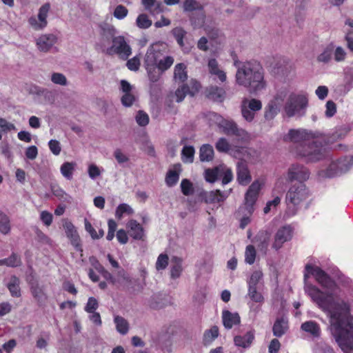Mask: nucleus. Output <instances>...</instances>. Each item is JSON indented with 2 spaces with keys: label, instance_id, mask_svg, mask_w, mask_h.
Segmentation results:
<instances>
[{
  "label": "nucleus",
  "instance_id": "1",
  "mask_svg": "<svg viewBox=\"0 0 353 353\" xmlns=\"http://www.w3.org/2000/svg\"><path fill=\"white\" fill-rule=\"evenodd\" d=\"M305 292L327 314L330 330L344 353H353V315L351 303L338 295L336 282L321 268L307 264L304 273Z\"/></svg>",
  "mask_w": 353,
  "mask_h": 353
},
{
  "label": "nucleus",
  "instance_id": "2",
  "mask_svg": "<svg viewBox=\"0 0 353 353\" xmlns=\"http://www.w3.org/2000/svg\"><path fill=\"white\" fill-rule=\"evenodd\" d=\"M285 139L296 144L295 152L305 158L307 161L316 162L325 156V149L322 143V139L311 132L290 130Z\"/></svg>",
  "mask_w": 353,
  "mask_h": 353
},
{
  "label": "nucleus",
  "instance_id": "3",
  "mask_svg": "<svg viewBox=\"0 0 353 353\" xmlns=\"http://www.w3.org/2000/svg\"><path fill=\"white\" fill-rule=\"evenodd\" d=\"M237 68L236 83L246 88L251 94H255L265 87L263 72L259 65L252 62L234 61Z\"/></svg>",
  "mask_w": 353,
  "mask_h": 353
},
{
  "label": "nucleus",
  "instance_id": "4",
  "mask_svg": "<svg viewBox=\"0 0 353 353\" xmlns=\"http://www.w3.org/2000/svg\"><path fill=\"white\" fill-rule=\"evenodd\" d=\"M174 61L173 57L163 56L159 44L151 45L148 48L143 60L150 81L157 82L162 74L172 65Z\"/></svg>",
  "mask_w": 353,
  "mask_h": 353
},
{
  "label": "nucleus",
  "instance_id": "5",
  "mask_svg": "<svg viewBox=\"0 0 353 353\" xmlns=\"http://www.w3.org/2000/svg\"><path fill=\"white\" fill-rule=\"evenodd\" d=\"M308 197L309 191L303 183L292 185L286 194L287 214L295 215Z\"/></svg>",
  "mask_w": 353,
  "mask_h": 353
},
{
  "label": "nucleus",
  "instance_id": "6",
  "mask_svg": "<svg viewBox=\"0 0 353 353\" xmlns=\"http://www.w3.org/2000/svg\"><path fill=\"white\" fill-rule=\"evenodd\" d=\"M308 106V94L303 91L289 94L283 110L288 117H302L305 114Z\"/></svg>",
  "mask_w": 353,
  "mask_h": 353
},
{
  "label": "nucleus",
  "instance_id": "7",
  "mask_svg": "<svg viewBox=\"0 0 353 353\" xmlns=\"http://www.w3.org/2000/svg\"><path fill=\"white\" fill-rule=\"evenodd\" d=\"M353 165V156H346L337 159H332L327 168L321 171L323 176L334 177L348 171Z\"/></svg>",
  "mask_w": 353,
  "mask_h": 353
},
{
  "label": "nucleus",
  "instance_id": "8",
  "mask_svg": "<svg viewBox=\"0 0 353 353\" xmlns=\"http://www.w3.org/2000/svg\"><path fill=\"white\" fill-rule=\"evenodd\" d=\"M108 55L117 54L123 59H127L132 54V49L123 36L113 37L112 46L104 50Z\"/></svg>",
  "mask_w": 353,
  "mask_h": 353
},
{
  "label": "nucleus",
  "instance_id": "9",
  "mask_svg": "<svg viewBox=\"0 0 353 353\" xmlns=\"http://www.w3.org/2000/svg\"><path fill=\"white\" fill-rule=\"evenodd\" d=\"M50 9V3H46L39 9L37 17L32 16L28 19V23L33 30H42L47 26V18Z\"/></svg>",
  "mask_w": 353,
  "mask_h": 353
},
{
  "label": "nucleus",
  "instance_id": "10",
  "mask_svg": "<svg viewBox=\"0 0 353 353\" xmlns=\"http://www.w3.org/2000/svg\"><path fill=\"white\" fill-rule=\"evenodd\" d=\"M219 128L225 134L235 136L242 141H248L250 138V134L244 129L239 128L232 120L224 119Z\"/></svg>",
  "mask_w": 353,
  "mask_h": 353
},
{
  "label": "nucleus",
  "instance_id": "11",
  "mask_svg": "<svg viewBox=\"0 0 353 353\" xmlns=\"http://www.w3.org/2000/svg\"><path fill=\"white\" fill-rule=\"evenodd\" d=\"M215 148L219 152L228 153L239 159L245 157L244 152L246 151V148L243 147H232L225 138L219 139L215 144Z\"/></svg>",
  "mask_w": 353,
  "mask_h": 353
},
{
  "label": "nucleus",
  "instance_id": "12",
  "mask_svg": "<svg viewBox=\"0 0 353 353\" xmlns=\"http://www.w3.org/2000/svg\"><path fill=\"white\" fill-rule=\"evenodd\" d=\"M293 236V229L290 225L281 227L274 234V241L272 248L278 251L285 242L291 240Z\"/></svg>",
  "mask_w": 353,
  "mask_h": 353
},
{
  "label": "nucleus",
  "instance_id": "13",
  "mask_svg": "<svg viewBox=\"0 0 353 353\" xmlns=\"http://www.w3.org/2000/svg\"><path fill=\"white\" fill-rule=\"evenodd\" d=\"M309 176L308 170L301 165L293 164L288 171V180L289 181H298L299 183H303L307 180Z\"/></svg>",
  "mask_w": 353,
  "mask_h": 353
},
{
  "label": "nucleus",
  "instance_id": "14",
  "mask_svg": "<svg viewBox=\"0 0 353 353\" xmlns=\"http://www.w3.org/2000/svg\"><path fill=\"white\" fill-rule=\"evenodd\" d=\"M58 38L54 34H43L36 39V46L39 50L43 52H49L57 43Z\"/></svg>",
  "mask_w": 353,
  "mask_h": 353
},
{
  "label": "nucleus",
  "instance_id": "15",
  "mask_svg": "<svg viewBox=\"0 0 353 353\" xmlns=\"http://www.w3.org/2000/svg\"><path fill=\"white\" fill-rule=\"evenodd\" d=\"M283 99L281 95H276L272 99L265 109L264 117L267 120L273 119L280 112Z\"/></svg>",
  "mask_w": 353,
  "mask_h": 353
},
{
  "label": "nucleus",
  "instance_id": "16",
  "mask_svg": "<svg viewBox=\"0 0 353 353\" xmlns=\"http://www.w3.org/2000/svg\"><path fill=\"white\" fill-rule=\"evenodd\" d=\"M231 189L229 191L221 192L219 190L209 192H204L201 194L203 200L206 203H215L225 201L229 196Z\"/></svg>",
  "mask_w": 353,
  "mask_h": 353
},
{
  "label": "nucleus",
  "instance_id": "17",
  "mask_svg": "<svg viewBox=\"0 0 353 353\" xmlns=\"http://www.w3.org/2000/svg\"><path fill=\"white\" fill-rule=\"evenodd\" d=\"M63 228L66 236L70 239L72 245L77 251H82L80 238L74 225L70 221H65L63 223Z\"/></svg>",
  "mask_w": 353,
  "mask_h": 353
},
{
  "label": "nucleus",
  "instance_id": "18",
  "mask_svg": "<svg viewBox=\"0 0 353 353\" xmlns=\"http://www.w3.org/2000/svg\"><path fill=\"white\" fill-rule=\"evenodd\" d=\"M260 188V183L257 181H254L249 187L245 194V205L250 212L252 210L253 205L256 200Z\"/></svg>",
  "mask_w": 353,
  "mask_h": 353
},
{
  "label": "nucleus",
  "instance_id": "19",
  "mask_svg": "<svg viewBox=\"0 0 353 353\" xmlns=\"http://www.w3.org/2000/svg\"><path fill=\"white\" fill-rule=\"evenodd\" d=\"M270 236L266 231L259 232L254 239V243L256 245L259 253L266 255L270 246Z\"/></svg>",
  "mask_w": 353,
  "mask_h": 353
},
{
  "label": "nucleus",
  "instance_id": "20",
  "mask_svg": "<svg viewBox=\"0 0 353 353\" xmlns=\"http://www.w3.org/2000/svg\"><path fill=\"white\" fill-rule=\"evenodd\" d=\"M236 173L238 182L243 185L248 184L251 181V176L245 161H239L236 165Z\"/></svg>",
  "mask_w": 353,
  "mask_h": 353
},
{
  "label": "nucleus",
  "instance_id": "21",
  "mask_svg": "<svg viewBox=\"0 0 353 353\" xmlns=\"http://www.w3.org/2000/svg\"><path fill=\"white\" fill-rule=\"evenodd\" d=\"M99 28L101 41L103 43L106 41H109L110 39L112 40L113 37H115L117 34V29L113 26L108 23H101L99 25Z\"/></svg>",
  "mask_w": 353,
  "mask_h": 353
},
{
  "label": "nucleus",
  "instance_id": "22",
  "mask_svg": "<svg viewBox=\"0 0 353 353\" xmlns=\"http://www.w3.org/2000/svg\"><path fill=\"white\" fill-rule=\"evenodd\" d=\"M254 339V332L248 331L244 335L234 336V342L236 346L247 349L250 347Z\"/></svg>",
  "mask_w": 353,
  "mask_h": 353
},
{
  "label": "nucleus",
  "instance_id": "23",
  "mask_svg": "<svg viewBox=\"0 0 353 353\" xmlns=\"http://www.w3.org/2000/svg\"><path fill=\"white\" fill-rule=\"evenodd\" d=\"M222 320L226 329H231L233 326L240 323L241 319L238 313L224 310L222 312Z\"/></svg>",
  "mask_w": 353,
  "mask_h": 353
},
{
  "label": "nucleus",
  "instance_id": "24",
  "mask_svg": "<svg viewBox=\"0 0 353 353\" xmlns=\"http://www.w3.org/2000/svg\"><path fill=\"white\" fill-rule=\"evenodd\" d=\"M129 234L136 240H141L144 236V231L142 225L135 220H130L128 224Z\"/></svg>",
  "mask_w": 353,
  "mask_h": 353
},
{
  "label": "nucleus",
  "instance_id": "25",
  "mask_svg": "<svg viewBox=\"0 0 353 353\" xmlns=\"http://www.w3.org/2000/svg\"><path fill=\"white\" fill-rule=\"evenodd\" d=\"M208 67L210 74L216 76L221 82L226 81V74L219 68L218 62L215 59H210L208 61Z\"/></svg>",
  "mask_w": 353,
  "mask_h": 353
},
{
  "label": "nucleus",
  "instance_id": "26",
  "mask_svg": "<svg viewBox=\"0 0 353 353\" xmlns=\"http://www.w3.org/2000/svg\"><path fill=\"white\" fill-rule=\"evenodd\" d=\"M145 9L152 15L155 16L163 12V6L157 0H142Z\"/></svg>",
  "mask_w": 353,
  "mask_h": 353
},
{
  "label": "nucleus",
  "instance_id": "27",
  "mask_svg": "<svg viewBox=\"0 0 353 353\" xmlns=\"http://www.w3.org/2000/svg\"><path fill=\"white\" fill-rule=\"evenodd\" d=\"M288 330V320L283 317L278 318L272 327V332L274 336L276 337H281L285 334Z\"/></svg>",
  "mask_w": 353,
  "mask_h": 353
},
{
  "label": "nucleus",
  "instance_id": "28",
  "mask_svg": "<svg viewBox=\"0 0 353 353\" xmlns=\"http://www.w3.org/2000/svg\"><path fill=\"white\" fill-rule=\"evenodd\" d=\"M334 50V45L333 43L328 44L325 48L323 49L321 53L316 57V61L319 63L327 64L330 63L333 57Z\"/></svg>",
  "mask_w": 353,
  "mask_h": 353
},
{
  "label": "nucleus",
  "instance_id": "29",
  "mask_svg": "<svg viewBox=\"0 0 353 353\" xmlns=\"http://www.w3.org/2000/svg\"><path fill=\"white\" fill-rule=\"evenodd\" d=\"M6 286L12 296L17 298L21 296L20 280L19 278L12 276L6 283Z\"/></svg>",
  "mask_w": 353,
  "mask_h": 353
},
{
  "label": "nucleus",
  "instance_id": "30",
  "mask_svg": "<svg viewBox=\"0 0 353 353\" xmlns=\"http://www.w3.org/2000/svg\"><path fill=\"white\" fill-rule=\"evenodd\" d=\"M181 165H175L174 169L170 170L165 177V183L168 186L172 187L176 184L179 179Z\"/></svg>",
  "mask_w": 353,
  "mask_h": 353
},
{
  "label": "nucleus",
  "instance_id": "31",
  "mask_svg": "<svg viewBox=\"0 0 353 353\" xmlns=\"http://www.w3.org/2000/svg\"><path fill=\"white\" fill-rule=\"evenodd\" d=\"M225 95V90L217 86H211L207 90V97L213 101L221 102Z\"/></svg>",
  "mask_w": 353,
  "mask_h": 353
},
{
  "label": "nucleus",
  "instance_id": "32",
  "mask_svg": "<svg viewBox=\"0 0 353 353\" xmlns=\"http://www.w3.org/2000/svg\"><path fill=\"white\" fill-rule=\"evenodd\" d=\"M172 33L176 40L177 43L182 48V50L185 53H188L190 51L188 48L185 47L183 39L185 38L187 32L181 27H176L172 29Z\"/></svg>",
  "mask_w": 353,
  "mask_h": 353
},
{
  "label": "nucleus",
  "instance_id": "33",
  "mask_svg": "<svg viewBox=\"0 0 353 353\" xmlns=\"http://www.w3.org/2000/svg\"><path fill=\"white\" fill-rule=\"evenodd\" d=\"M188 79L187 66L183 63H177L174 68L175 81L184 82Z\"/></svg>",
  "mask_w": 353,
  "mask_h": 353
},
{
  "label": "nucleus",
  "instance_id": "34",
  "mask_svg": "<svg viewBox=\"0 0 353 353\" xmlns=\"http://www.w3.org/2000/svg\"><path fill=\"white\" fill-rule=\"evenodd\" d=\"M301 327L302 330L312 334L314 337H318L320 336V326L316 322L314 321H308L302 323Z\"/></svg>",
  "mask_w": 353,
  "mask_h": 353
},
{
  "label": "nucleus",
  "instance_id": "35",
  "mask_svg": "<svg viewBox=\"0 0 353 353\" xmlns=\"http://www.w3.org/2000/svg\"><path fill=\"white\" fill-rule=\"evenodd\" d=\"M114 323L116 326L117 331L121 335H125L130 329L128 321L123 317L116 315L114 317Z\"/></svg>",
  "mask_w": 353,
  "mask_h": 353
},
{
  "label": "nucleus",
  "instance_id": "36",
  "mask_svg": "<svg viewBox=\"0 0 353 353\" xmlns=\"http://www.w3.org/2000/svg\"><path fill=\"white\" fill-rule=\"evenodd\" d=\"M214 149L210 144H203L200 148L199 158L201 161H210L214 158Z\"/></svg>",
  "mask_w": 353,
  "mask_h": 353
},
{
  "label": "nucleus",
  "instance_id": "37",
  "mask_svg": "<svg viewBox=\"0 0 353 353\" xmlns=\"http://www.w3.org/2000/svg\"><path fill=\"white\" fill-rule=\"evenodd\" d=\"M11 228L10 217L0 210V233L7 235L10 234Z\"/></svg>",
  "mask_w": 353,
  "mask_h": 353
},
{
  "label": "nucleus",
  "instance_id": "38",
  "mask_svg": "<svg viewBox=\"0 0 353 353\" xmlns=\"http://www.w3.org/2000/svg\"><path fill=\"white\" fill-rule=\"evenodd\" d=\"M75 167L76 163L74 162H65L61 166V173L66 179L71 180Z\"/></svg>",
  "mask_w": 353,
  "mask_h": 353
},
{
  "label": "nucleus",
  "instance_id": "39",
  "mask_svg": "<svg viewBox=\"0 0 353 353\" xmlns=\"http://www.w3.org/2000/svg\"><path fill=\"white\" fill-rule=\"evenodd\" d=\"M247 296L253 302L263 303L264 298L261 292L258 290V287L248 286Z\"/></svg>",
  "mask_w": 353,
  "mask_h": 353
},
{
  "label": "nucleus",
  "instance_id": "40",
  "mask_svg": "<svg viewBox=\"0 0 353 353\" xmlns=\"http://www.w3.org/2000/svg\"><path fill=\"white\" fill-rule=\"evenodd\" d=\"M174 263L170 268V276L172 279H175L181 276L182 272V260L180 258L174 257L172 259Z\"/></svg>",
  "mask_w": 353,
  "mask_h": 353
},
{
  "label": "nucleus",
  "instance_id": "41",
  "mask_svg": "<svg viewBox=\"0 0 353 353\" xmlns=\"http://www.w3.org/2000/svg\"><path fill=\"white\" fill-rule=\"evenodd\" d=\"M194 152L195 150L193 146H184L181 151L182 161L185 163H192L194 161Z\"/></svg>",
  "mask_w": 353,
  "mask_h": 353
},
{
  "label": "nucleus",
  "instance_id": "42",
  "mask_svg": "<svg viewBox=\"0 0 353 353\" xmlns=\"http://www.w3.org/2000/svg\"><path fill=\"white\" fill-rule=\"evenodd\" d=\"M30 290L32 296L39 303L44 301L46 299V294L43 289L37 283H32L30 285Z\"/></svg>",
  "mask_w": 353,
  "mask_h": 353
},
{
  "label": "nucleus",
  "instance_id": "43",
  "mask_svg": "<svg viewBox=\"0 0 353 353\" xmlns=\"http://www.w3.org/2000/svg\"><path fill=\"white\" fill-rule=\"evenodd\" d=\"M244 256L245 263L249 265L254 264L257 256L255 247L253 245H247L245 248Z\"/></svg>",
  "mask_w": 353,
  "mask_h": 353
},
{
  "label": "nucleus",
  "instance_id": "44",
  "mask_svg": "<svg viewBox=\"0 0 353 353\" xmlns=\"http://www.w3.org/2000/svg\"><path fill=\"white\" fill-rule=\"evenodd\" d=\"M243 105H245L246 108L256 112L259 111L262 108V103L260 100L256 99H247L245 98L241 101Z\"/></svg>",
  "mask_w": 353,
  "mask_h": 353
},
{
  "label": "nucleus",
  "instance_id": "45",
  "mask_svg": "<svg viewBox=\"0 0 353 353\" xmlns=\"http://www.w3.org/2000/svg\"><path fill=\"white\" fill-rule=\"evenodd\" d=\"M221 165L217 166L213 169H207L205 171V179L208 182L214 183L220 176V171H221Z\"/></svg>",
  "mask_w": 353,
  "mask_h": 353
},
{
  "label": "nucleus",
  "instance_id": "46",
  "mask_svg": "<svg viewBox=\"0 0 353 353\" xmlns=\"http://www.w3.org/2000/svg\"><path fill=\"white\" fill-rule=\"evenodd\" d=\"M183 9L184 12L202 10L203 6L196 0H184L183 3Z\"/></svg>",
  "mask_w": 353,
  "mask_h": 353
},
{
  "label": "nucleus",
  "instance_id": "47",
  "mask_svg": "<svg viewBox=\"0 0 353 353\" xmlns=\"http://www.w3.org/2000/svg\"><path fill=\"white\" fill-rule=\"evenodd\" d=\"M345 23L350 27V29L346 30L345 39L349 49L353 51V20L348 19Z\"/></svg>",
  "mask_w": 353,
  "mask_h": 353
},
{
  "label": "nucleus",
  "instance_id": "48",
  "mask_svg": "<svg viewBox=\"0 0 353 353\" xmlns=\"http://www.w3.org/2000/svg\"><path fill=\"white\" fill-rule=\"evenodd\" d=\"M133 213L134 210L129 205L121 203L116 209L115 216L120 220L124 214H132Z\"/></svg>",
  "mask_w": 353,
  "mask_h": 353
},
{
  "label": "nucleus",
  "instance_id": "49",
  "mask_svg": "<svg viewBox=\"0 0 353 353\" xmlns=\"http://www.w3.org/2000/svg\"><path fill=\"white\" fill-rule=\"evenodd\" d=\"M221 171H220L219 179H221L223 185L228 184L233 179V174L231 169L225 165H221Z\"/></svg>",
  "mask_w": 353,
  "mask_h": 353
},
{
  "label": "nucleus",
  "instance_id": "50",
  "mask_svg": "<svg viewBox=\"0 0 353 353\" xmlns=\"http://www.w3.org/2000/svg\"><path fill=\"white\" fill-rule=\"evenodd\" d=\"M152 21L145 14H139L136 20L137 26L141 29H147L152 26Z\"/></svg>",
  "mask_w": 353,
  "mask_h": 353
},
{
  "label": "nucleus",
  "instance_id": "51",
  "mask_svg": "<svg viewBox=\"0 0 353 353\" xmlns=\"http://www.w3.org/2000/svg\"><path fill=\"white\" fill-rule=\"evenodd\" d=\"M12 130H16L15 125L8 122L5 119L0 118V140H1L3 133H7Z\"/></svg>",
  "mask_w": 353,
  "mask_h": 353
},
{
  "label": "nucleus",
  "instance_id": "52",
  "mask_svg": "<svg viewBox=\"0 0 353 353\" xmlns=\"http://www.w3.org/2000/svg\"><path fill=\"white\" fill-rule=\"evenodd\" d=\"M50 79L53 83L59 85L65 86L68 85L67 78L62 73L53 72L51 74Z\"/></svg>",
  "mask_w": 353,
  "mask_h": 353
},
{
  "label": "nucleus",
  "instance_id": "53",
  "mask_svg": "<svg viewBox=\"0 0 353 353\" xmlns=\"http://www.w3.org/2000/svg\"><path fill=\"white\" fill-rule=\"evenodd\" d=\"M205 15L203 12L199 13L190 18L192 25L194 28H201L204 26Z\"/></svg>",
  "mask_w": 353,
  "mask_h": 353
},
{
  "label": "nucleus",
  "instance_id": "54",
  "mask_svg": "<svg viewBox=\"0 0 353 353\" xmlns=\"http://www.w3.org/2000/svg\"><path fill=\"white\" fill-rule=\"evenodd\" d=\"M219 336V328L216 326L212 327L204 333V341L206 343H210Z\"/></svg>",
  "mask_w": 353,
  "mask_h": 353
},
{
  "label": "nucleus",
  "instance_id": "55",
  "mask_svg": "<svg viewBox=\"0 0 353 353\" xmlns=\"http://www.w3.org/2000/svg\"><path fill=\"white\" fill-rule=\"evenodd\" d=\"M262 278L263 273L261 270L254 271L248 281V286L257 287Z\"/></svg>",
  "mask_w": 353,
  "mask_h": 353
},
{
  "label": "nucleus",
  "instance_id": "56",
  "mask_svg": "<svg viewBox=\"0 0 353 353\" xmlns=\"http://www.w3.org/2000/svg\"><path fill=\"white\" fill-rule=\"evenodd\" d=\"M168 256L166 254H160L156 262V268L157 270H165L168 265Z\"/></svg>",
  "mask_w": 353,
  "mask_h": 353
},
{
  "label": "nucleus",
  "instance_id": "57",
  "mask_svg": "<svg viewBox=\"0 0 353 353\" xmlns=\"http://www.w3.org/2000/svg\"><path fill=\"white\" fill-rule=\"evenodd\" d=\"M181 192L185 196L191 195L193 192L192 183L188 179H183L181 183Z\"/></svg>",
  "mask_w": 353,
  "mask_h": 353
},
{
  "label": "nucleus",
  "instance_id": "58",
  "mask_svg": "<svg viewBox=\"0 0 353 353\" xmlns=\"http://www.w3.org/2000/svg\"><path fill=\"white\" fill-rule=\"evenodd\" d=\"M189 92V87L187 85H182L175 92V97L176 102H181L186 94Z\"/></svg>",
  "mask_w": 353,
  "mask_h": 353
},
{
  "label": "nucleus",
  "instance_id": "59",
  "mask_svg": "<svg viewBox=\"0 0 353 353\" xmlns=\"http://www.w3.org/2000/svg\"><path fill=\"white\" fill-rule=\"evenodd\" d=\"M21 264V258L15 253H12L9 257L6 258V266L15 268Z\"/></svg>",
  "mask_w": 353,
  "mask_h": 353
},
{
  "label": "nucleus",
  "instance_id": "60",
  "mask_svg": "<svg viewBox=\"0 0 353 353\" xmlns=\"http://www.w3.org/2000/svg\"><path fill=\"white\" fill-rule=\"evenodd\" d=\"M334 58L336 62H342L346 58V52L345 49L341 46H335L334 50Z\"/></svg>",
  "mask_w": 353,
  "mask_h": 353
},
{
  "label": "nucleus",
  "instance_id": "61",
  "mask_svg": "<svg viewBox=\"0 0 353 353\" xmlns=\"http://www.w3.org/2000/svg\"><path fill=\"white\" fill-rule=\"evenodd\" d=\"M103 172V169H100L98 166H97L95 164H90L88 166V173L90 179L92 180L96 179L97 177H99L101 174Z\"/></svg>",
  "mask_w": 353,
  "mask_h": 353
},
{
  "label": "nucleus",
  "instance_id": "62",
  "mask_svg": "<svg viewBox=\"0 0 353 353\" xmlns=\"http://www.w3.org/2000/svg\"><path fill=\"white\" fill-rule=\"evenodd\" d=\"M241 112L243 118L248 122H252L255 117V112L241 104Z\"/></svg>",
  "mask_w": 353,
  "mask_h": 353
},
{
  "label": "nucleus",
  "instance_id": "63",
  "mask_svg": "<svg viewBox=\"0 0 353 353\" xmlns=\"http://www.w3.org/2000/svg\"><path fill=\"white\" fill-rule=\"evenodd\" d=\"M48 146L50 152L55 156H58L61 151V145L59 141L51 139L48 142Z\"/></svg>",
  "mask_w": 353,
  "mask_h": 353
},
{
  "label": "nucleus",
  "instance_id": "64",
  "mask_svg": "<svg viewBox=\"0 0 353 353\" xmlns=\"http://www.w3.org/2000/svg\"><path fill=\"white\" fill-rule=\"evenodd\" d=\"M128 13V9L123 5L117 6L114 11V17L117 19H123Z\"/></svg>",
  "mask_w": 353,
  "mask_h": 353
}]
</instances>
